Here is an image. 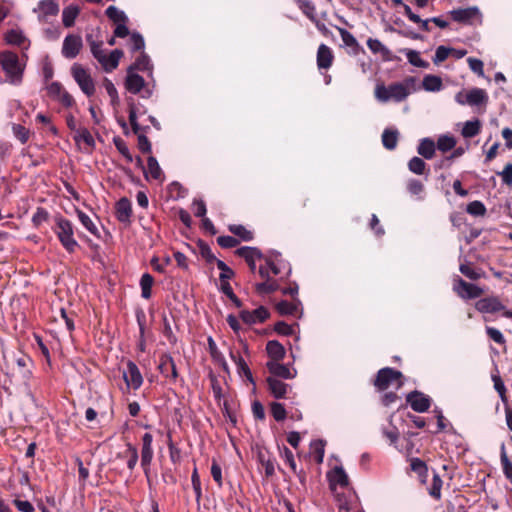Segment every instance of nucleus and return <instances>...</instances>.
I'll list each match as a JSON object with an SVG mask.
<instances>
[{
  "label": "nucleus",
  "mask_w": 512,
  "mask_h": 512,
  "mask_svg": "<svg viewBox=\"0 0 512 512\" xmlns=\"http://www.w3.org/2000/svg\"><path fill=\"white\" fill-rule=\"evenodd\" d=\"M414 85V78L408 77L404 82H396L386 87L384 84H377L375 88V97L381 102L394 100L401 102L410 94V88Z\"/></svg>",
  "instance_id": "1"
},
{
  "label": "nucleus",
  "mask_w": 512,
  "mask_h": 512,
  "mask_svg": "<svg viewBox=\"0 0 512 512\" xmlns=\"http://www.w3.org/2000/svg\"><path fill=\"white\" fill-rule=\"evenodd\" d=\"M56 234L59 242L68 253H74L79 247L78 242L74 238V226L73 223L58 214L54 217V226L52 227Z\"/></svg>",
  "instance_id": "2"
},
{
  "label": "nucleus",
  "mask_w": 512,
  "mask_h": 512,
  "mask_svg": "<svg viewBox=\"0 0 512 512\" xmlns=\"http://www.w3.org/2000/svg\"><path fill=\"white\" fill-rule=\"evenodd\" d=\"M128 112H129V122L132 127V131L134 134L138 136V149L142 153H150L151 152V142L146 137L145 133L149 130V126H141L137 122V105L134 99H128Z\"/></svg>",
  "instance_id": "3"
},
{
  "label": "nucleus",
  "mask_w": 512,
  "mask_h": 512,
  "mask_svg": "<svg viewBox=\"0 0 512 512\" xmlns=\"http://www.w3.org/2000/svg\"><path fill=\"white\" fill-rule=\"evenodd\" d=\"M0 64L12 84H19L22 81L23 68L16 53L11 51L0 52Z\"/></svg>",
  "instance_id": "4"
},
{
  "label": "nucleus",
  "mask_w": 512,
  "mask_h": 512,
  "mask_svg": "<svg viewBox=\"0 0 512 512\" xmlns=\"http://www.w3.org/2000/svg\"><path fill=\"white\" fill-rule=\"evenodd\" d=\"M393 383L397 384V388L403 385V374L401 371L391 367L381 368L373 381V385L378 391L387 390Z\"/></svg>",
  "instance_id": "5"
},
{
  "label": "nucleus",
  "mask_w": 512,
  "mask_h": 512,
  "mask_svg": "<svg viewBox=\"0 0 512 512\" xmlns=\"http://www.w3.org/2000/svg\"><path fill=\"white\" fill-rule=\"evenodd\" d=\"M71 75L87 97L95 94V82L88 69L84 68L81 64L74 63L71 67Z\"/></svg>",
  "instance_id": "6"
},
{
  "label": "nucleus",
  "mask_w": 512,
  "mask_h": 512,
  "mask_svg": "<svg viewBox=\"0 0 512 512\" xmlns=\"http://www.w3.org/2000/svg\"><path fill=\"white\" fill-rule=\"evenodd\" d=\"M488 94L484 89L473 88L468 92L460 91L455 95V101L460 105L485 106L488 103Z\"/></svg>",
  "instance_id": "7"
},
{
  "label": "nucleus",
  "mask_w": 512,
  "mask_h": 512,
  "mask_svg": "<svg viewBox=\"0 0 512 512\" xmlns=\"http://www.w3.org/2000/svg\"><path fill=\"white\" fill-rule=\"evenodd\" d=\"M453 291L464 300L479 298L484 294L481 287L466 282L459 276H456L453 280Z\"/></svg>",
  "instance_id": "8"
},
{
  "label": "nucleus",
  "mask_w": 512,
  "mask_h": 512,
  "mask_svg": "<svg viewBox=\"0 0 512 512\" xmlns=\"http://www.w3.org/2000/svg\"><path fill=\"white\" fill-rule=\"evenodd\" d=\"M153 436L150 433H145L142 436V448H141V467L147 478V482L151 485L150 481V466L153 459V448H152Z\"/></svg>",
  "instance_id": "9"
},
{
  "label": "nucleus",
  "mask_w": 512,
  "mask_h": 512,
  "mask_svg": "<svg viewBox=\"0 0 512 512\" xmlns=\"http://www.w3.org/2000/svg\"><path fill=\"white\" fill-rule=\"evenodd\" d=\"M145 84V80L142 76L134 71L127 70L124 86L128 92L136 95L143 90L141 97L149 98L152 95V91L150 89H144Z\"/></svg>",
  "instance_id": "10"
},
{
  "label": "nucleus",
  "mask_w": 512,
  "mask_h": 512,
  "mask_svg": "<svg viewBox=\"0 0 512 512\" xmlns=\"http://www.w3.org/2000/svg\"><path fill=\"white\" fill-rule=\"evenodd\" d=\"M450 17L453 21L472 25L476 20L480 21L481 13L477 7L459 8L449 12Z\"/></svg>",
  "instance_id": "11"
},
{
  "label": "nucleus",
  "mask_w": 512,
  "mask_h": 512,
  "mask_svg": "<svg viewBox=\"0 0 512 512\" xmlns=\"http://www.w3.org/2000/svg\"><path fill=\"white\" fill-rule=\"evenodd\" d=\"M406 402L415 412L424 413L429 410L432 400L428 395L414 390L406 395Z\"/></svg>",
  "instance_id": "12"
},
{
  "label": "nucleus",
  "mask_w": 512,
  "mask_h": 512,
  "mask_svg": "<svg viewBox=\"0 0 512 512\" xmlns=\"http://www.w3.org/2000/svg\"><path fill=\"white\" fill-rule=\"evenodd\" d=\"M123 379L128 388L138 390L143 384V377L138 366L131 360L126 364V370L123 371Z\"/></svg>",
  "instance_id": "13"
},
{
  "label": "nucleus",
  "mask_w": 512,
  "mask_h": 512,
  "mask_svg": "<svg viewBox=\"0 0 512 512\" xmlns=\"http://www.w3.org/2000/svg\"><path fill=\"white\" fill-rule=\"evenodd\" d=\"M235 255L241 257L247 263L250 271L255 273L256 271V260L265 258L263 253L257 247L243 246L235 251Z\"/></svg>",
  "instance_id": "14"
},
{
  "label": "nucleus",
  "mask_w": 512,
  "mask_h": 512,
  "mask_svg": "<svg viewBox=\"0 0 512 512\" xmlns=\"http://www.w3.org/2000/svg\"><path fill=\"white\" fill-rule=\"evenodd\" d=\"M83 46L79 35L69 34L65 37L62 46V55L67 59H74Z\"/></svg>",
  "instance_id": "15"
},
{
  "label": "nucleus",
  "mask_w": 512,
  "mask_h": 512,
  "mask_svg": "<svg viewBox=\"0 0 512 512\" xmlns=\"http://www.w3.org/2000/svg\"><path fill=\"white\" fill-rule=\"evenodd\" d=\"M158 369L164 377L170 378L173 382L179 377L175 361L170 354L164 353L160 356Z\"/></svg>",
  "instance_id": "16"
},
{
  "label": "nucleus",
  "mask_w": 512,
  "mask_h": 512,
  "mask_svg": "<svg viewBox=\"0 0 512 512\" xmlns=\"http://www.w3.org/2000/svg\"><path fill=\"white\" fill-rule=\"evenodd\" d=\"M475 308L481 313H496L505 310V305L496 296H490L479 299L475 303Z\"/></svg>",
  "instance_id": "17"
},
{
  "label": "nucleus",
  "mask_w": 512,
  "mask_h": 512,
  "mask_svg": "<svg viewBox=\"0 0 512 512\" xmlns=\"http://www.w3.org/2000/svg\"><path fill=\"white\" fill-rule=\"evenodd\" d=\"M239 316L244 323L252 325L265 322L270 317V312L266 307L260 306L253 311L242 310Z\"/></svg>",
  "instance_id": "18"
},
{
  "label": "nucleus",
  "mask_w": 512,
  "mask_h": 512,
  "mask_svg": "<svg viewBox=\"0 0 512 512\" xmlns=\"http://www.w3.org/2000/svg\"><path fill=\"white\" fill-rule=\"evenodd\" d=\"M266 367L272 377L277 379H293L296 371H292L287 365L279 363V361H268Z\"/></svg>",
  "instance_id": "19"
},
{
  "label": "nucleus",
  "mask_w": 512,
  "mask_h": 512,
  "mask_svg": "<svg viewBox=\"0 0 512 512\" xmlns=\"http://www.w3.org/2000/svg\"><path fill=\"white\" fill-rule=\"evenodd\" d=\"M115 215L119 222L129 224L132 216V204L131 201L126 198H120L115 205Z\"/></svg>",
  "instance_id": "20"
},
{
  "label": "nucleus",
  "mask_w": 512,
  "mask_h": 512,
  "mask_svg": "<svg viewBox=\"0 0 512 512\" xmlns=\"http://www.w3.org/2000/svg\"><path fill=\"white\" fill-rule=\"evenodd\" d=\"M334 61V54L330 47L320 44L317 50L316 62L319 70H328Z\"/></svg>",
  "instance_id": "21"
},
{
  "label": "nucleus",
  "mask_w": 512,
  "mask_h": 512,
  "mask_svg": "<svg viewBox=\"0 0 512 512\" xmlns=\"http://www.w3.org/2000/svg\"><path fill=\"white\" fill-rule=\"evenodd\" d=\"M266 383H267L269 392L276 399L285 398L288 391L291 390L290 385H288V384L284 383L283 381H281L280 379H277L272 376H269L266 378Z\"/></svg>",
  "instance_id": "22"
},
{
  "label": "nucleus",
  "mask_w": 512,
  "mask_h": 512,
  "mask_svg": "<svg viewBox=\"0 0 512 512\" xmlns=\"http://www.w3.org/2000/svg\"><path fill=\"white\" fill-rule=\"evenodd\" d=\"M230 358L235 363L237 367V372L240 376H244L247 381H249L251 384L255 385V380L252 375V372L250 368L248 367L245 360L242 358V356L239 353H235L232 349L230 350Z\"/></svg>",
  "instance_id": "23"
},
{
  "label": "nucleus",
  "mask_w": 512,
  "mask_h": 512,
  "mask_svg": "<svg viewBox=\"0 0 512 512\" xmlns=\"http://www.w3.org/2000/svg\"><path fill=\"white\" fill-rule=\"evenodd\" d=\"M339 34L342 38L345 46L351 49L350 53L354 56L359 55L360 53H364L363 47L358 43L357 39L346 29L337 27Z\"/></svg>",
  "instance_id": "24"
},
{
  "label": "nucleus",
  "mask_w": 512,
  "mask_h": 512,
  "mask_svg": "<svg viewBox=\"0 0 512 512\" xmlns=\"http://www.w3.org/2000/svg\"><path fill=\"white\" fill-rule=\"evenodd\" d=\"M302 303L298 298H294L292 302L282 300L276 304V310L280 315H297L302 313Z\"/></svg>",
  "instance_id": "25"
},
{
  "label": "nucleus",
  "mask_w": 512,
  "mask_h": 512,
  "mask_svg": "<svg viewBox=\"0 0 512 512\" xmlns=\"http://www.w3.org/2000/svg\"><path fill=\"white\" fill-rule=\"evenodd\" d=\"M367 46L374 54H380L384 61L395 60L392 52L378 39L369 38L367 40Z\"/></svg>",
  "instance_id": "26"
},
{
  "label": "nucleus",
  "mask_w": 512,
  "mask_h": 512,
  "mask_svg": "<svg viewBox=\"0 0 512 512\" xmlns=\"http://www.w3.org/2000/svg\"><path fill=\"white\" fill-rule=\"evenodd\" d=\"M123 55L124 53L122 50L115 49L111 51V53L108 56L105 54L104 57L101 59L102 61H99V63L101 64L104 71L109 73L118 67L119 61Z\"/></svg>",
  "instance_id": "27"
},
{
  "label": "nucleus",
  "mask_w": 512,
  "mask_h": 512,
  "mask_svg": "<svg viewBox=\"0 0 512 512\" xmlns=\"http://www.w3.org/2000/svg\"><path fill=\"white\" fill-rule=\"evenodd\" d=\"M144 176L148 180L151 177L154 180L162 181L164 173L159 166L157 159L154 156H149L147 159V168L144 169Z\"/></svg>",
  "instance_id": "28"
},
{
  "label": "nucleus",
  "mask_w": 512,
  "mask_h": 512,
  "mask_svg": "<svg viewBox=\"0 0 512 512\" xmlns=\"http://www.w3.org/2000/svg\"><path fill=\"white\" fill-rule=\"evenodd\" d=\"M328 478L331 489H334L336 485H339L340 487H347L349 484L348 475L346 474L345 470L340 466H336L328 474Z\"/></svg>",
  "instance_id": "29"
},
{
  "label": "nucleus",
  "mask_w": 512,
  "mask_h": 512,
  "mask_svg": "<svg viewBox=\"0 0 512 512\" xmlns=\"http://www.w3.org/2000/svg\"><path fill=\"white\" fill-rule=\"evenodd\" d=\"M266 352L270 361H281L284 359L286 351L284 346L277 340H270L266 344Z\"/></svg>",
  "instance_id": "30"
},
{
  "label": "nucleus",
  "mask_w": 512,
  "mask_h": 512,
  "mask_svg": "<svg viewBox=\"0 0 512 512\" xmlns=\"http://www.w3.org/2000/svg\"><path fill=\"white\" fill-rule=\"evenodd\" d=\"M40 17L47 19L50 16H56L59 12V5L55 0H42L38 3Z\"/></svg>",
  "instance_id": "31"
},
{
  "label": "nucleus",
  "mask_w": 512,
  "mask_h": 512,
  "mask_svg": "<svg viewBox=\"0 0 512 512\" xmlns=\"http://www.w3.org/2000/svg\"><path fill=\"white\" fill-rule=\"evenodd\" d=\"M435 150V142L430 138H423L417 147L418 154L427 160H430L434 157Z\"/></svg>",
  "instance_id": "32"
},
{
  "label": "nucleus",
  "mask_w": 512,
  "mask_h": 512,
  "mask_svg": "<svg viewBox=\"0 0 512 512\" xmlns=\"http://www.w3.org/2000/svg\"><path fill=\"white\" fill-rule=\"evenodd\" d=\"M410 467L415 472L422 484H425L428 478L427 464L420 458H412L410 460Z\"/></svg>",
  "instance_id": "33"
},
{
  "label": "nucleus",
  "mask_w": 512,
  "mask_h": 512,
  "mask_svg": "<svg viewBox=\"0 0 512 512\" xmlns=\"http://www.w3.org/2000/svg\"><path fill=\"white\" fill-rule=\"evenodd\" d=\"M228 230L233 234L235 235L236 237H238L239 241H246V242H249V241H252L254 239V233L253 231L247 229L245 226L243 225H240V224H230L228 226Z\"/></svg>",
  "instance_id": "34"
},
{
  "label": "nucleus",
  "mask_w": 512,
  "mask_h": 512,
  "mask_svg": "<svg viewBox=\"0 0 512 512\" xmlns=\"http://www.w3.org/2000/svg\"><path fill=\"white\" fill-rule=\"evenodd\" d=\"M399 132L396 129H385L382 133V144L387 150H394L397 147Z\"/></svg>",
  "instance_id": "35"
},
{
  "label": "nucleus",
  "mask_w": 512,
  "mask_h": 512,
  "mask_svg": "<svg viewBox=\"0 0 512 512\" xmlns=\"http://www.w3.org/2000/svg\"><path fill=\"white\" fill-rule=\"evenodd\" d=\"M408 169L416 175H428L429 168L422 158L417 156L412 157L408 162Z\"/></svg>",
  "instance_id": "36"
},
{
  "label": "nucleus",
  "mask_w": 512,
  "mask_h": 512,
  "mask_svg": "<svg viewBox=\"0 0 512 512\" xmlns=\"http://www.w3.org/2000/svg\"><path fill=\"white\" fill-rule=\"evenodd\" d=\"M80 13L78 6L70 5L64 8L62 12V22L66 28H70L74 25L75 19Z\"/></svg>",
  "instance_id": "37"
},
{
  "label": "nucleus",
  "mask_w": 512,
  "mask_h": 512,
  "mask_svg": "<svg viewBox=\"0 0 512 512\" xmlns=\"http://www.w3.org/2000/svg\"><path fill=\"white\" fill-rule=\"evenodd\" d=\"M152 69V65L150 62L149 56L145 52H141L140 55L136 58L135 62L131 64L128 70L131 71H150Z\"/></svg>",
  "instance_id": "38"
},
{
  "label": "nucleus",
  "mask_w": 512,
  "mask_h": 512,
  "mask_svg": "<svg viewBox=\"0 0 512 512\" xmlns=\"http://www.w3.org/2000/svg\"><path fill=\"white\" fill-rule=\"evenodd\" d=\"M325 445L326 442L322 439L314 440L310 444L312 456L317 464H321L323 462Z\"/></svg>",
  "instance_id": "39"
},
{
  "label": "nucleus",
  "mask_w": 512,
  "mask_h": 512,
  "mask_svg": "<svg viewBox=\"0 0 512 512\" xmlns=\"http://www.w3.org/2000/svg\"><path fill=\"white\" fill-rule=\"evenodd\" d=\"M279 289L278 281L272 278H268L261 283L255 285V290L259 294H270Z\"/></svg>",
  "instance_id": "40"
},
{
  "label": "nucleus",
  "mask_w": 512,
  "mask_h": 512,
  "mask_svg": "<svg viewBox=\"0 0 512 512\" xmlns=\"http://www.w3.org/2000/svg\"><path fill=\"white\" fill-rule=\"evenodd\" d=\"M401 52L405 53L409 63L415 67L428 68L429 63L420 57V53L411 49H403Z\"/></svg>",
  "instance_id": "41"
},
{
  "label": "nucleus",
  "mask_w": 512,
  "mask_h": 512,
  "mask_svg": "<svg viewBox=\"0 0 512 512\" xmlns=\"http://www.w3.org/2000/svg\"><path fill=\"white\" fill-rule=\"evenodd\" d=\"M481 131V122L476 119L474 121H467L462 129V136L464 138H473L477 136Z\"/></svg>",
  "instance_id": "42"
},
{
  "label": "nucleus",
  "mask_w": 512,
  "mask_h": 512,
  "mask_svg": "<svg viewBox=\"0 0 512 512\" xmlns=\"http://www.w3.org/2000/svg\"><path fill=\"white\" fill-rule=\"evenodd\" d=\"M153 283H154V278L149 273H145L142 275V277L140 279V286H141V296L144 299H149L151 297Z\"/></svg>",
  "instance_id": "43"
},
{
  "label": "nucleus",
  "mask_w": 512,
  "mask_h": 512,
  "mask_svg": "<svg viewBox=\"0 0 512 512\" xmlns=\"http://www.w3.org/2000/svg\"><path fill=\"white\" fill-rule=\"evenodd\" d=\"M76 213H77V216L79 218V221L81 222V224L91 233L93 234L94 236L96 237H100V233H99V230L98 228L96 227V225L93 223V221L91 220V218L86 214L84 213L83 211L77 209L76 210Z\"/></svg>",
  "instance_id": "44"
},
{
  "label": "nucleus",
  "mask_w": 512,
  "mask_h": 512,
  "mask_svg": "<svg viewBox=\"0 0 512 512\" xmlns=\"http://www.w3.org/2000/svg\"><path fill=\"white\" fill-rule=\"evenodd\" d=\"M426 91H439L442 88V79L435 75H426L422 81Z\"/></svg>",
  "instance_id": "45"
},
{
  "label": "nucleus",
  "mask_w": 512,
  "mask_h": 512,
  "mask_svg": "<svg viewBox=\"0 0 512 512\" xmlns=\"http://www.w3.org/2000/svg\"><path fill=\"white\" fill-rule=\"evenodd\" d=\"M106 16L114 23H127V15L116 6H109L105 11Z\"/></svg>",
  "instance_id": "46"
},
{
  "label": "nucleus",
  "mask_w": 512,
  "mask_h": 512,
  "mask_svg": "<svg viewBox=\"0 0 512 512\" xmlns=\"http://www.w3.org/2000/svg\"><path fill=\"white\" fill-rule=\"evenodd\" d=\"M197 247H198V251H199L200 256L208 264H212V263H214L217 260V258L215 257V255L211 251L210 246L205 241L199 239L197 241Z\"/></svg>",
  "instance_id": "47"
},
{
  "label": "nucleus",
  "mask_w": 512,
  "mask_h": 512,
  "mask_svg": "<svg viewBox=\"0 0 512 512\" xmlns=\"http://www.w3.org/2000/svg\"><path fill=\"white\" fill-rule=\"evenodd\" d=\"M460 272L470 280H478L485 276V272L481 269H473L469 264H461Z\"/></svg>",
  "instance_id": "48"
},
{
  "label": "nucleus",
  "mask_w": 512,
  "mask_h": 512,
  "mask_svg": "<svg viewBox=\"0 0 512 512\" xmlns=\"http://www.w3.org/2000/svg\"><path fill=\"white\" fill-rule=\"evenodd\" d=\"M217 268L221 270L219 279L221 284L228 283V280L234 277V271L222 260L217 259L215 261Z\"/></svg>",
  "instance_id": "49"
},
{
  "label": "nucleus",
  "mask_w": 512,
  "mask_h": 512,
  "mask_svg": "<svg viewBox=\"0 0 512 512\" xmlns=\"http://www.w3.org/2000/svg\"><path fill=\"white\" fill-rule=\"evenodd\" d=\"M442 485H443V481H442L440 475L437 473H434L433 479H432V485L429 488V495L432 498L439 500L441 498Z\"/></svg>",
  "instance_id": "50"
},
{
  "label": "nucleus",
  "mask_w": 512,
  "mask_h": 512,
  "mask_svg": "<svg viewBox=\"0 0 512 512\" xmlns=\"http://www.w3.org/2000/svg\"><path fill=\"white\" fill-rule=\"evenodd\" d=\"M500 460L505 477L512 483V462L508 458L504 446L501 449Z\"/></svg>",
  "instance_id": "51"
},
{
  "label": "nucleus",
  "mask_w": 512,
  "mask_h": 512,
  "mask_svg": "<svg viewBox=\"0 0 512 512\" xmlns=\"http://www.w3.org/2000/svg\"><path fill=\"white\" fill-rule=\"evenodd\" d=\"M456 140L452 136L443 135L437 140V148L442 152H448L455 148Z\"/></svg>",
  "instance_id": "52"
},
{
  "label": "nucleus",
  "mask_w": 512,
  "mask_h": 512,
  "mask_svg": "<svg viewBox=\"0 0 512 512\" xmlns=\"http://www.w3.org/2000/svg\"><path fill=\"white\" fill-rule=\"evenodd\" d=\"M75 132H76V134L73 137L75 142L78 143L80 141H83L88 146L94 147V145H95L94 138L87 128L77 129Z\"/></svg>",
  "instance_id": "53"
},
{
  "label": "nucleus",
  "mask_w": 512,
  "mask_h": 512,
  "mask_svg": "<svg viewBox=\"0 0 512 512\" xmlns=\"http://www.w3.org/2000/svg\"><path fill=\"white\" fill-rule=\"evenodd\" d=\"M492 381L494 383L495 390L498 392V394L501 398V401L503 402V404H506V402H508V398H507V394H506L507 390H506V387L504 385L502 378L498 374H493Z\"/></svg>",
  "instance_id": "54"
},
{
  "label": "nucleus",
  "mask_w": 512,
  "mask_h": 512,
  "mask_svg": "<svg viewBox=\"0 0 512 512\" xmlns=\"http://www.w3.org/2000/svg\"><path fill=\"white\" fill-rule=\"evenodd\" d=\"M5 39L8 44L16 46H22L26 41L22 32L13 29L7 32Z\"/></svg>",
  "instance_id": "55"
},
{
  "label": "nucleus",
  "mask_w": 512,
  "mask_h": 512,
  "mask_svg": "<svg viewBox=\"0 0 512 512\" xmlns=\"http://www.w3.org/2000/svg\"><path fill=\"white\" fill-rule=\"evenodd\" d=\"M270 411H271L273 418L277 422H281V421L285 420V418L287 416V412H286L284 405L279 402H272L270 404Z\"/></svg>",
  "instance_id": "56"
},
{
  "label": "nucleus",
  "mask_w": 512,
  "mask_h": 512,
  "mask_svg": "<svg viewBox=\"0 0 512 512\" xmlns=\"http://www.w3.org/2000/svg\"><path fill=\"white\" fill-rule=\"evenodd\" d=\"M191 483L192 487L195 493L196 502L198 505H200L201 497H202V488H201V481L198 474V470L195 467L192 475H191Z\"/></svg>",
  "instance_id": "57"
},
{
  "label": "nucleus",
  "mask_w": 512,
  "mask_h": 512,
  "mask_svg": "<svg viewBox=\"0 0 512 512\" xmlns=\"http://www.w3.org/2000/svg\"><path fill=\"white\" fill-rule=\"evenodd\" d=\"M466 211L472 216H484L487 209L481 201L475 200L467 205Z\"/></svg>",
  "instance_id": "58"
},
{
  "label": "nucleus",
  "mask_w": 512,
  "mask_h": 512,
  "mask_svg": "<svg viewBox=\"0 0 512 512\" xmlns=\"http://www.w3.org/2000/svg\"><path fill=\"white\" fill-rule=\"evenodd\" d=\"M130 47L132 52L143 51L145 47V41L139 32H132L130 34Z\"/></svg>",
  "instance_id": "59"
},
{
  "label": "nucleus",
  "mask_w": 512,
  "mask_h": 512,
  "mask_svg": "<svg viewBox=\"0 0 512 512\" xmlns=\"http://www.w3.org/2000/svg\"><path fill=\"white\" fill-rule=\"evenodd\" d=\"M12 130H13L14 136L22 144H25L29 140L30 131L26 127H24V126H22L20 124H14L13 127H12Z\"/></svg>",
  "instance_id": "60"
},
{
  "label": "nucleus",
  "mask_w": 512,
  "mask_h": 512,
  "mask_svg": "<svg viewBox=\"0 0 512 512\" xmlns=\"http://www.w3.org/2000/svg\"><path fill=\"white\" fill-rule=\"evenodd\" d=\"M114 144H115V147L117 148V150L119 151V153H121L125 157V159L127 160L128 163L133 162V156L130 153L128 146L126 145L125 141L122 138H120V137L114 138Z\"/></svg>",
  "instance_id": "61"
},
{
  "label": "nucleus",
  "mask_w": 512,
  "mask_h": 512,
  "mask_svg": "<svg viewBox=\"0 0 512 512\" xmlns=\"http://www.w3.org/2000/svg\"><path fill=\"white\" fill-rule=\"evenodd\" d=\"M103 85L107 91V94L111 98V104L117 105L119 103V96L115 85L108 78H104Z\"/></svg>",
  "instance_id": "62"
},
{
  "label": "nucleus",
  "mask_w": 512,
  "mask_h": 512,
  "mask_svg": "<svg viewBox=\"0 0 512 512\" xmlns=\"http://www.w3.org/2000/svg\"><path fill=\"white\" fill-rule=\"evenodd\" d=\"M451 48L446 46H438L435 52V55L433 57V63L435 65H439L440 63L444 62L449 55H451Z\"/></svg>",
  "instance_id": "63"
},
{
  "label": "nucleus",
  "mask_w": 512,
  "mask_h": 512,
  "mask_svg": "<svg viewBox=\"0 0 512 512\" xmlns=\"http://www.w3.org/2000/svg\"><path fill=\"white\" fill-rule=\"evenodd\" d=\"M467 63L472 72H474L479 77H484L483 61L474 57H469L467 58Z\"/></svg>",
  "instance_id": "64"
}]
</instances>
